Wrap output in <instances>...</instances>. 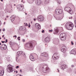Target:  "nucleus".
Segmentation results:
<instances>
[{
    "instance_id": "nucleus-1",
    "label": "nucleus",
    "mask_w": 76,
    "mask_h": 76,
    "mask_svg": "<svg viewBox=\"0 0 76 76\" xmlns=\"http://www.w3.org/2000/svg\"><path fill=\"white\" fill-rule=\"evenodd\" d=\"M73 24L72 23L68 22L65 25V27L69 30H72L73 28Z\"/></svg>"
},
{
    "instance_id": "nucleus-2",
    "label": "nucleus",
    "mask_w": 76,
    "mask_h": 76,
    "mask_svg": "<svg viewBox=\"0 0 76 76\" xmlns=\"http://www.w3.org/2000/svg\"><path fill=\"white\" fill-rule=\"evenodd\" d=\"M60 38L61 41H65L66 38V34L64 33H61L60 35Z\"/></svg>"
},
{
    "instance_id": "nucleus-3",
    "label": "nucleus",
    "mask_w": 76,
    "mask_h": 76,
    "mask_svg": "<svg viewBox=\"0 0 76 76\" xmlns=\"http://www.w3.org/2000/svg\"><path fill=\"white\" fill-rule=\"evenodd\" d=\"M48 69H49V68L48 67V66L47 65H45L43 66L42 70L44 73H47L48 72Z\"/></svg>"
},
{
    "instance_id": "nucleus-4",
    "label": "nucleus",
    "mask_w": 76,
    "mask_h": 76,
    "mask_svg": "<svg viewBox=\"0 0 76 76\" xmlns=\"http://www.w3.org/2000/svg\"><path fill=\"white\" fill-rule=\"evenodd\" d=\"M25 47L27 49H30L33 47V44L31 43H27L26 44Z\"/></svg>"
},
{
    "instance_id": "nucleus-5",
    "label": "nucleus",
    "mask_w": 76,
    "mask_h": 76,
    "mask_svg": "<svg viewBox=\"0 0 76 76\" xmlns=\"http://www.w3.org/2000/svg\"><path fill=\"white\" fill-rule=\"evenodd\" d=\"M17 55H18V57L19 56H23L24 57H26V55L25 53L22 51H18L17 53Z\"/></svg>"
},
{
    "instance_id": "nucleus-6",
    "label": "nucleus",
    "mask_w": 76,
    "mask_h": 76,
    "mask_svg": "<svg viewBox=\"0 0 76 76\" xmlns=\"http://www.w3.org/2000/svg\"><path fill=\"white\" fill-rule=\"evenodd\" d=\"M7 70L9 72H13V68L10 65H9L7 66Z\"/></svg>"
},
{
    "instance_id": "nucleus-7",
    "label": "nucleus",
    "mask_w": 76,
    "mask_h": 76,
    "mask_svg": "<svg viewBox=\"0 0 76 76\" xmlns=\"http://www.w3.org/2000/svg\"><path fill=\"white\" fill-rule=\"evenodd\" d=\"M63 12L62 10L60 9H57L55 10V13L57 15H60V14H61Z\"/></svg>"
},
{
    "instance_id": "nucleus-8",
    "label": "nucleus",
    "mask_w": 76,
    "mask_h": 76,
    "mask_svg": "<svg viewBox=\"0 0 76 76\" xmlns=\"http://www.w3.org/2000/svg\"><path fill=\"white\" fill-rule=\"evenodd\" d=\"M17 8L19 10H22L23 9V5H18L17 6Z\"/></svg>"
},
{
    "instance_id": "nucleus-9",
    "label": "nucleus",
    "mask_w": 76,
    "mask_h": 76,
    "mask_svg": "<svg viewBox=\"0 0 76 76\" xmlns=\"http://www.w3.org/2000/svg\"><path fill=\"white\" fill-rule=\"evenodd\" d=\"M52 58L53 59H54V60L58 59L59 58V56H58V53H55L52 56Z\"/></svg>"
},
{
    "instance_id": "nucleus-10",
    "label": "nucleus",
    "mask_w": 76,
    "mask_h": 76,
    "mask_svg": "<svg viewBox=\"0 0 76 76\" xmlns=\"http://www.w3.org/2000/svg\"><path fill=\"white\" fill-rule=\"evenodd\" d=\"M37 20L39 21H43L44 20V18L43 16L40 15L38 16L37 18Z\"/></svg>"
},
{
    "instance_id": "nucleus-11",
    "label": "nucleus",
    "mask_w": 76,
    "mask_h": 76,
    "mask_svg": "<svg viewBox=\"0 0 76 76\" xmlns=\"http://www.w3.org/2000/svg\"><path fill=\"white\" fill-rule=\"evenodd\" d=\"M65 10L66 11H67V12H69L70 14H72V10L69 7H66L65 9Z\"/></svg>"
},
{
    "instance_id": "nucleus-12",
    "label": "nucleus",
    "mask_w": 76,
    "mask_h": 76,
    "mask_svg": "<svg viewBox=\"0 0 76 76\" xmlns=\"http://www.w3.org/2000/svg\"><path fill=\"white\" fill-rule=\"evenodd\" d=\"M7 48V46L4 44H3L1 46V48L2 50H4L6 49Z\"/></svg>"
},
{
    "instance_id": "nucleus-13",
    "label": "nucleus",
    "mask_w": 76,
    "mask_h": 76,
    "mask_svg": "<svg viewBox=\"0 0 76 76\" xmlns=\"http://www.w3.org/2000/svg\"><path fill=\"white\" fill-rule=\"evenodd\" d=\"M42 3V1L41 0H37L35 1L36 4L37 5H40Z\"/></svg>"
},
{
    "instance_id": "nucleus-14",
    "label": "nucleus",
    "mask_w": 76,
    "mask_h": 76,
    "mask_svg": "<svg viewBox=\"0 0 76 76\" xmlns=\"http://www.w3.org/2000/svg\"><path fill=\"white\" fill-rule=\"evenodd\" d=\"M50 37H47L45 39V42H50Z\"/></svg>"
},
{
    "instance_id": "nucleus-15",
    "label": "nucleus",
    "mask_w": 76,
    "mask_h": 76,
    "mask_svg": "<svg viewBox=\"0 0 76 76\" xmlns=\"http://www.w3.org/2000/svg\"><path fill=\"white\" fill-rule=\"evenodd\" d=\"M35 26L38 29H41V26L40 25L37 23H36L35 24Z\"/></svg>"
},
{
    "instance_id": "nucleus-16",
    "label": "nucleus",
    "mask_w": 76,
    "mask_h": 76,
    "mask_svg": "<svg viewBox=\"0 0 76 76\" xmlns=\"http://www.w3.org/2000/svg\"><path fill=\"white\" fill-rule=\"evenodd\" d=\"M30 59L32 61H35V58L32 55H30Z\"/></svg>"
},
{
    "instance_id": "nucleus-17",
    "label": "nucleus",
    "mask_w": 76,
    "mask_h": 76,
    "mask_svg": "<svg viewBox=\"0 0 76 76\" xmlns=\"http://www.w3.org/2000/svg\"><path fill=\"white\" fill-rule=\"evenodd\" d=\"M4 73V70H1L0 71V76H3Z\"/></svg>"
},
{
    "instance_id": "nucleus-18",
    "label": "nucleus",
    "mask_w": 76,
    "mask_h": 76,
    "mask_svg": "<svg viewBox=\"0 0 76 76\" xmlns=\"http://www.w3.org/2000/svg\"><path fill=\"white\" fill-rule=\"evenodd\" d=\"M62 19H63V17H58L56 18V19L57 20H61Z\"/></svg>"
},
{
    "instance_id": "nucleus-19",
    "label": "nucleus",
    "mask_w": 76,
    "mask_h": 76,
    "mask_svg": "<svg viewBox=\"0 0 76 76\" xmlns=\"http://www.w3.org/2000/svg\"><path fill=\"white\" fill-rule=\"evenodd\" d=\"M15 16L14 15H12L11 16V20L12 22L14 21L15 20Z\"/></svg>"
},
{
    "instance_id": "nucleus-20",
    "label": "nucleus",
    "mask_w": 76,
    "mask_h": 76,
    "mask_svg": "<svg viewBox=\"0 0 76 76\" xmlns=\"http://www.w3.org/2000/svg\"><path fill=\"white\" fill-rule=\"evenodd\" d=\"M69 53L70 54H75L76 53H75V51L74 50H72L71 51H70Z\"/></svg>"
},
{
    "instance_id": "nucleus-21",
    "label": "nucleus",
    "mask_w": 76,
    "mask_h": 76,
    "mask_svg": "<svg viewBox=\"0 0 76 76\" xmlns=\"http://www.w3.org/2000/svg\"><path fill=\"white\" fill-rule=\"evenodd\" d=\"M61 69L62 70H64V69H66V65L64 64L62 65L61 66Z\"/></svg>"
},
{
    "instance_id": "nucleus-22",
    "label": "nucleus",
    "mask_w": 76,
    "mask_h": 76,
    "mask_svg": "<svg viewBox=\"0 0 76 76\" xmlns=\"http://www.w3.org/2000/svg\"><path fill=\"white\" fill-rule=\"evenodd\" d=\"M42 56L44 57H47L48 56V54L46 53H42Z\"/></svg>"
},
{
    "instance_id": "nucleus-23",
    "label": "nucleus",
    "mask_w": 76,
    "mask_h": 76,
    "mask_svg": "<svg viewBox=\"0 0 76 76\" xmlns=\"http://www.w3.org/2000/svg\"><path fill=\"white\" fill-rule=\"evenodd\" d=\"M55 30L57 33L58 32V28L57 27L55 28Z\"/></svg>"
},
{
    "instance_id": "nucleus-24",
    "label": "nucleus",
    "mask_w": 76,
    "mask_h": 76,
    "mask_svg": "<svg viewBox=\"0 0 76 76\" xmlns=\"http://www.w3.org/2000/svg\"><path fill=\"white\" fill-rule=\"evenodd\" d=\"M19 29H20V30H23L25 29H24V28H23V27L22 26H21L20 27Z\"/></svg>"
},
{
    "instance_id": "nucleus-25",
    "label": "nucleus",
    "mask_w": 76,
    "mask_h": 76,
    "mask_svg": "<svg viewBox=\"0 0 76 76\" xmlns=\"http://www.w3.org/2000/svg\"><path fill=\"white\" fill-rule=\"evenodd\" d=\"M61 51H62V52H63V53H65V52H66V49L62 48Z\"/></svg>"
},
{
    "instance_id": "nucleus-26",
    "label": "nucleus",
    "mask_w": 76,
    "mask_h": 76,
    "mask_svg": "<svg viewBox=\"0 0 76 76\" xmlns=\"http://www.w3.org/2000/svg\"><path fill=\"white\" fill-rule=\"evenodd\" d=\"M57 2L59 4H61V2L60 0H57Z\"/></svg>"
},
{
    "instance_id": "nucleus-27",
    "label": "nucleus",
    "mask_w": 76,
    "mask_h": 76,
    "mask_svg": "<svg viewBox=\"0 0 76 76\" xmlns=\"http://www.w3.org/2000/svg\"><path fill=\"white\" fill-rule=\"evenodd\" d=\"M62 48L66 50V47L65 46H63L62 47Z\"/></svg>"
},
{
    "instance_id": "nucleus-28",
    "label": "nucleus",
    "mask_w": 76,
    "mask_h": 76,
    "mask_svg": "<svg viewBox=\"0 0 76 76\" xmlns=\"http://www.w3.org/2000/svg\"><path fill=\"white\" fill-rule=\"evenodd\" d=\"M16 61H17V62H19L20 61V60L19 59H18V58H17V57L16 58Z\"/></svg>"
},
{
    "instance_id": "nucleus-29",
    "label": "nucleus",
    "mask_w": 76,
    "mask_h": 76,
    "mask_svg": "<svg viewBox=\"0 0 76 76\" xmlns=\"http://www.w3.org/2000/svg\"><path fill=\"white\" fill-rule=\"evenodd\" d=\"M20 37H18V41H20Z\"/></svg>"
},
{
    "instance_id": "nucleus-30",
    "label": "nucleus",
    "mask_w": 76,
    "mask_h": 76,
    "mask_svg": "<svg viewBox=\"0 0 76 76\" xmlns=\"http://www.w3.org/2000/svg\"><path fill=\"white\" fill-rule=\"evenodd\" d=\"M49 31L50 32H51L53 31V30L51 29V30H49Z\"/></svg>"
},
{
    "instance_id": "nucleus-31",
    "label": "nucleus",
    "mask_w": 76,
    "mask_h": 76,
    "mask_svg": "<svg viewBox=\"0 0 76 76\" xmlns=\"http://www.w3.org/2000/svg\"><path fill=\"white\" fill-rule=\"evenodd\" d=\"M71 44L72 45H73L74 43H73V41L71 42Z\"/></svg>"
},
{
    "instance_id": "nucleus-32",
    "label": "nucleus",
    "mask_w": 76,
    "mask_h": 76,
    "mask_svg": "<svg viewBox=\"0 0 76 76\" xmlns=\"http://www.w3.org/2000/svg\"><path fill=\"white\" fill-rule=\"evenodd\" d=\"M19 66H16V69H18V68H19Z\"/></svg>"
},
{
    "instance_id": "nucleus-33",
    "label": "nucleus",
    "mask_w": 76,
    "mask_h": 76,
    "mask_svg": "<svg viewBox=\"0 0 76 76\" xmlns=\"http://www.w3.org/2000/svg\"><path fill=\"white\" fill-rule=\"evenodd\" d=\"M23 42H25V40L24 39H23Z\"/></svg>"
},
{
    "instance_id": "nucleus-34",
    "label": "nucleus",
    "mask_w": 76,
    "mask_h": 76,
    "mask_svg": "<svg viewBox=\"0 0 76 76\" xmlns=\"http://www.w3.org/2000/svg\"><path fill=\"white\" fill-rule=\"evenodd\" d=\"M42 33H44V30H42Z\"/></svg>"
},
{
    "instance_id": "nucleus-35",
    "label": "nucleus",
    "mask_w": 76,
    "mask_h": 76,
    "mask_svg": "<svg viewBox=\"0 0 76 76\" xmlns=\"http://www.w3.org/2000/svg\"><path fill=\"white\" fill-rule=\"evenodd\" d=\"M8 41H7V39H6V42H5V43H6V42H7Z\"/></svg>"
},
{
    "instance_id": "nucleus-36",
    "label": "nucleus",
    "mask_w": 76,
    "mask_h": 76,
    "mask_svg": "<svg viewBox=\"0 0 76 76\" xmlns=\"http://www.w3.org/2000/svg\"><path fill=\"white\" fill-rule=\"evenodd\" d=\"M57 71H58V72H60V70H59L58 69H57Z\"/></svg>"
},
{
    "instance_id": "nucleus-37",
    "label": "nucleus",
    "mask_w": 76,
    "mask_h": 76,
    "mask_svg": "<svg viewBox=\"0 0 76 76\" xmlns=\"http://www.w3.org/2000/svg\"><path fill=\"white\" fill-rule=\"evenodd\" d=\"M13 37H15V38H16L17 37V36H16V35H15L13 36Z\"/></svg>"
},
{
    "instance_id": "nucleus-38",
    "label": "nucleus",
    "mask_w": 76,
    "mask_h": 76,
    "mask_svg": "<svg viewBox=\"0 0 76 76\" xmlns=\"http://www.w3.org/2000/svg\"><path fill=\"white\" fill-rule=\"evenodd\" d=\"M1 42H2V43H4V42H5V41H1Z\"/></svg>"
},
{
    "instance_id": "nucleus-39",
    "label": "nucleus",
    "mask_w": 76,
    "mask_h": 76,
    "mask_svg": "<svg viewBox=\"0 0 76 76\" xmlns=\"http://www.w3.org/2000/svg\"><path fill=\"white\" fill-rule=\"evenodd\" d=\"M2 31H5V29L4 28L3 29Z\"/></svg>"
},
{
    "instance_id": "nucleus-40",
    "label": "nucleus",
    "mask_w": 76,
    "mask_h": 76,
    "mask_svg": "<svg viewBox=\"0 0 76 76\" xmlns=\"http://www.w3.org/2000/svg\"><path fill=\"white\" fill-rule=\"evenodd\" d=\"M25 25L26 26H28V24L27 23H26V24H25Z\"/></svg>"
},
{
    "instance_id": "nucleus-41",
    "label": "nucleus",
    "mask_w": 76,
    "mask_h": 76,
    "mask_svg": "<svg viewBox=\"0 0 76 76\" xmlns=\"http://www.w3.org/2000/svg\"><path fill=\"white\" fill-rule=\"evenodd\" d=\"M37 19H36V18H34V21H35V20H36Z\"/></svg>"
},
{
    "instance_id": "nucleus-42",
    "label": "nucleus",
    "mask_w": 76,
    "mask_h": 76,
    "mask_svg": "<svg viewBox=\"0 0 76 76\" xmlns=\"http://www.w3.org/2000/svg\"><path fill=\"white\" fill-rule=\"evenodd\" d=\"M20 72L21 73H22V69H20Z\"/></svg>"
},
{
    "instance_id": "nucleus-43",
    "label": "nucleus",
    "mask_w": 76,
    "mask_h": 76,
    "mask_svg": "<svg viewBox=\"0 0 76 76\" xmlns=\"http://www.w3.org/2000/svg\"><path fill=\"white\" fill-rule=\"evenodd\" d=\"M72 67H74V65H72V66H71Z\"/></svg>"
},
{
    "instance_id": "nucleus-44",
    "label": "nucleus",
    "mask_w": 76,
    "mask_h": 76,
    "mask_svg": "<svg viewBox=\"0 0 76 76\" xmlns=\"http://www.w3.org/2000/svg\"><path fill=\"white\" fill-rule=\"evenodd\" d=\"M4 37V35H3L2 36V38H3V37Z\"/></svg>"
},
{
    "instance_id": "nucleus-45",
    "label": "nucleus",
    "mask_w": 76,
    "mask_h": 76,
    "mask_svg": "<svg viewBox=\"0 0 76 76\" xmlns=\"http://www.w3.org/2000/svg\"><path fill=\"white\" fill-rule=\"evenodd\" d=\"M75 26L76 27V24H75Z\"/></svg>"
},
{
    "instance_id": "nucleus-46",
    "label": "nucleus",
    "mask_w": 76,
    "mask_h": 76,
    "mask_svg": "<svg viewBox=\"0 0 76 76\" xmlns=\"http://www.w3.org/2000/svg\"><path fill=\"white\" fill-rule=\"evenodd\" d=\"M30 25L29 24V25H28V28H30Z\"/></svg>"
},
{
    "instance_id": "nucleus-47",
    "label": "nucleus",
    "mask_w": 76,
    "mask_h": 76,
    "mask_svg": "<svg viewBox=\"0 0 76 76\" xmlns=\"http://www.w3.org/2000/svg\"><path fill=\"white\" fill-rule=\"evenodd\" d=\"M76 24V20L75 21V24Z\"/></svg>"
},
{
    "instance_id": "nucleus-48",
    "label": "nucleus",
    "mask_w": 76,
    "mask_h": 76,
    "mask_svg": "<svg viewBox=\"0 0 76 76\" xmlns=\"http://www.w3.org/2000/svg\"><path fill=\"white\" fill-rule=\"evenodd\" d=\"M5 24H6V22H4V25H5Z\"/></svg>"
},
{
    "instance_id": "nucleus-49",
    "label": "nucleus",
    "mask_w": 76,
    "mask_h": 76,
    "mask_svg": "<svg viewBox=\"0 0 76 76\" xmlns=\"http://www.w3.org/2000/svg\"><path fill=\"white\" fill-rule=\"evenodd\" d=\"M18 73V71H16V73Z\"/></svg>"
},
{
    "instance_id": "nucleus-50",
    "label": "nucleus",
    "mask_w": 76,
    "mask_h": 76,
    "mask_svg": "<svg viewBox=\"0 0 76 76\" xmlns=\"http://www.w3.org/2000/svg\"><path fill=\"white\" fill-rule=\"evenodd\" d=\"M1 31V29H0V32Z\"/></svg>"
},
{
    "instance_id": "nucleus-51",
    "label": "nucleus",
    "mask_w": 76,
    "mask_h": 76,
    "mask_svg": "<svg viewBox=\"0 0 76 76\" xmlns=\"http://www.w3.org/2000/svg\"><path fill=\"white\" fill-rule=\"evenodd\" d=\"M4 39H6V38L4 37Z\"/></svg>"
},
{
    "instance_id": "nucleus-52",
    "label": "nucleus",
    "mask_w": 76,
    "mask_h": 76,
    "mask_svg": "<svg viewBox=\"0 0 76 76\" xmlns=\"http://www.w3.org/2000/svg\"><path fill=\"white\" fill-rule=\"evenodd\" d=\"M1 1H3V0H1Z\"/></svg>"
},
{
    "instance_id": "nucleus-53",
    "label": "nucleus",
    "mask_w": 76,
    "mask_h": 76,
    "mask_svg": "<svg viewBox=\"0 0 76 76\" xmlns=\"http://www.w3.org/2000/svg\"><path fill=\"white\" fill-rule=\"evenodd\" d=\"M0 45H1V43H0Z\"/></svg>"
},
{
    "instance_id": "nucleus-54",
    "label": "nucleus",
    "mask_w": 76,
    "mask_h": 76,
    "mask_svg": "<svg viewBox=\"0 0 76 76\" xmlns=\"http://www.w3.org/2000/svg\"><path fill=\"white\" fill-rule=\"evenodd\" d=\"M14 6H16V4H14Z\"/></svg>"
},
{
    "instance_id": "nucleus-55",
    "label": "nucleus",
    "mask_w": 76,
    "mask_h": 76,
    "mask_svg": "<svg viewBox=\"0 0 76 76\" xmlns=\"http://www.w3.org/2000/svg\"><path fill=\"white\" fill-rule=\"evenodd\" d=\"M8 17H9V16H7V18H8Z\"/></svg>"
},
{
    "instance_id": "nucleus-56",
    "label": "nucleus",
    "mask_w": 76,
    "mask_h": 76,
    "mask_svg": "<svg viewBox=\"0 0 76 76\" xmlns=\"http://www.w3.org/2000/svg\"><path fill=\"white\" fill-rule=\"evenodd\" d=\"M15 72H16V71H14V73H15Z\"/></svg>"
},
{
    "instance_id": "nucleus-57",
    "label": "nucleus",
    "mask_w": 76,
    "mask_h": 76,
    "mask_svg": "<svg viewBox=\"0 0 76 76\" xmlns=\"http://www.w3.org/2000/svg\"><path fill=\"white\" fill-rule=\"evenodd\" d=\"M1 39V38L0 37V39Z\"/></svg>"
},
{
    "instance_id": "nucleus-58",
    "label": "nucleus",
    "mask_w": 76,
    "mask_h": 76,
    "mask_svg": "<svg viewBox=\"0 0 76 76\" xmlns=\"http://www.w3.org/2000/svg\"><path fill=\"white\" fill-rule=\"evenodd\" d=\"M23 1V0H22L21 1V2H22Z\"/></svg>"
},
{
    "instance_id": "nucleus-59",
    "label": "nucleus",
    "mask_w": 76,
    "mask_h": 76,
    "mask_svg": "<svg viewBox=\"0 0 76 76\" xmlns=\"http://www.w3.org/2000/svg\"><path fill=\"white\" fill-rule=\"evenodd\" d=\"M50 26L51 27V25H50Z\"/></svg>"
},
{
    "instance_id": "nucleus-60",
    "label": "nucleus",
    "mask_w": 76,
    "mask_h": 76,
    "mask_svg": "<svg viewBox=\"0 0 76 76\" xmlns=\"http://www.w3.org/2000/svg\"><path fill=\"white\" fill-rule=\"evenodd\" d=\"M5 20H6V18H5Z\"/></svg>"
},
{
    "instance_id": "nucleus-61",
    "label": "nucleus",
    "mask_w": 76,
    "mask_h": 76,
    "mask_svg": "<svg viewBox=\"0 0 76 76\" xmlns=\"http://www.w3.org/2000/svg\"><path fill=\"white\" fill-rule=\"evenodd\" d=\"M25 14H26V15H27V13H26Z\"/></svg>"
},
{
    "instance_id": "nucleus-62",
    "label": "nucleus",
    "mask_w": 76,
    "mask_h": 76,
    "mask_svg": "<svg viewBox=\"0 0 76 76\" xmlns=\"http://www.w3.org/2000/svg\"><path fill=\"white\" fill-rule=\"evenodd\" d=\"M69 19H70L71 18L69 17Z\"/></svg>"
},
{
    "instance_id": "nucleus-63",
    "label": "nucleus",
    "mask_w": 76,
    "mask_h": 76,
    "mask_svg": "<svg viewBox=\"0 0 76 76\" xmlns=\"http://www.w3.org/2000/svg\"><path fill=\"white\" fill-rule=\"evenodd\" d=\"M54 34H56V33H55V32H54Z\"/></svg>"
},
{
    "instance_id": "nucleus-64",
    "label": "nucleus",
    "mask_w": 76,
    "mask_h": 76,
    "mask_svg": "<svg viewBox=\"0 0 76 76\" xmlns=\"http://www.w3.org/2000/svg\"><path fill=\"white\" fill-rule=\"evenodd\" d=\"M46 45H47V44H46Z\"/></svg>"
}]
</instances>
